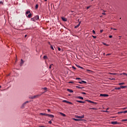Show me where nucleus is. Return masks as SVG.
<instances>
[{
    "label": "nucleus",
    "mask_w": 127,
    "mask_h": 127,
    "mask_svg": "<svg viewBox=\"0 0 127 127\" xmlns=\"http://www.w3.org/2000/svg\"><path fill=\"white\" fill-rule=\"evenodd\" d=\"M39 18V16L38 15H36V16H35L33 18H32L31 19L32 21H35V20H38Z\"/></svg>",
    "instance_id": "f257e3e1"
},
{
    "label": "nucleus",
    "mask_w": 127,
    "mask_h": 127,
    "mask_svg": "<svg viewBox=\"0 0 127 127\" xmlns=\"http://www.w3.org/2000/svg\"><path fill=\"white\" fill-rule=\"evenodd\" d=\"M111 124L112 125H121V122H118L117 121H112L111 122Z\"/></svg>",
    "instance_id": "f03ea898"
},
{
    "label": "nucleus",
    "mask_w": 127,
    "mask_h": 127,
    "mask_svg": "<svg viewBox=\"0 0 127 127\" xmlns=\"http://www.w3.org/2000/svg\"><path fill=\"white\" fill-rule=\"evenodd\" d=\"M29 103V101H27L25 102L24 103L22 104V106H21V109L24 108H25V105H26V104L27 103Z\"/></svg>",
    "instance_id": "7ed1b4c3"
},
{
    "label": "nucleus",
    "mask_w": 127,
    "mask_h": 127,
    "mask_svg": "<svg viewBox=\"0 0 127 127\" xmlns=\"http://www.w3.org/2000/svg\"><path fill=\"white\" fill-rule=\"evenodd\" d=\"M41 96V95H34L33 96H31V97H30L29 98L31 99H35L38 97H40Z\"/></svg>",
    "instance_id": "20e7f679"
},
{
    "label": "nucleus",
    "mask_w": 127,
    "mask_h": 127,
    "mask_svg": "<svg viewBox=\"0 0 127 127\" xmlns=\"http://www.w3.org/2000/svg\"><path fill=\"white\" fill-rule=\"evenodd\" d=\"M75 117L76 118H78V119H83L84 118V115L82 116H78V115H75Z\"/></svg>",
    "instance_id": "39448f33"
},
{
    "label": "nucleus",
    "mask_w": 127,
    "mask_h": 127,
    "mask_svg": "<svg viewBox=\"0 0 127 127\" xmlns=\"http://www.w3.org/2000/svg\"><path fill=\"white\" fill-rule=\"evenodd\" d=\"M85 101L89 102L90 103L94 104L95 105L97 104V103L96 102H93L92 101H91V100H86Z\"/></svg>",
    "instance_id": "423d86ee"
},
{
    "label": "nucleus",
    "mask_w": 127,
    "mask_h": 127,
    "mask_svg": "<svg viewBox=\"0 0 127 127\" xmlns=\"http://www.w3.org/2000/svg\"><path fill=\"white\" fill-rule=\"evenodd\" d=\"M100 96H101V97H108V96H109V95H108V94H100Z\"/></svg>",
    "instance_id": "0eeeda50"
},
{
    "label": "nucleus",
    "mask_w": 127,
    "mask_h": 127,
    "mask_svg": "<svg viewBox=\"0 0 127 127\" xmlns=\"http://www.w3.org/2000/svg\"><path fill=\"white\" fill-rule=\"evenodd\" d=\"M82 83H85V84H86V83H87V82L85 81H84V80H81V81H79V82H78V83L81 84H82Z\"/></svg>",
    "instance_id": "6e6552de"
},
{
    "label": "nucleus",
    "mask_w": 127,
    "mask_h": 127,
    "mask_svg": "<svg viewBox=\"0 0 127 127\" xmlns=\"http://www.w3.org/2000/svg\"><path fill=\"white\" fill-rule=\"evenodd\" d=\"M80 24H81V22H79V23L78 24V25H77L76 26H75L74 27L75 29L78 28L80 26Z\"/></svg>",
    "instance_id": "1a4fd4ad"
},
{
    "label": "nucleus",
    "mask_w": 127,
    "mask_h": 127,
    "mask_svg": "<svg viewBox=\"0 0 127 127\" xmlns=\"http://www.w3.org/2000/svg\"><path fill=\"white\" fill-rule=\"evenodd\" d=\"M47 116L49 117L50 118H54V116L51 114H47Z\"/></svg>",
    "instance_id": "9d476101"
},
{
    "label": "nucleus",
    "mask_w": 127,
    "mask_h": 127,
    "mask_svg": "<svg viewBox=\"0 0 127 127\" xmlns=\"http://www.w3.org/2000/svg\"><path fill=\"white\" fill-rule=\"evenodd\" d=\"M76 102L79 103H82V104L85 103V101H82L80 100H76Z\"/></svg>",
    "instance_id": "9b49d317"
},
{
    "label": "nucleus",
    "mask_w": 127,
    "mask_h": 127,
    "mask_svg": "<svg viewBox=\"0 0 127 127\" xmlns=\"http://www.w3.org/2000/svg\"><path fill=\"white\" fill-rule=\"evenodd\" d=\"M23 63H24V61H23L22 59H21V62H20V66H22Z\"/></svg>",
    "instance_id": "f8f14e48"
},
{
    "label": "nucleus",
    "mask_w": 127,
    "mask_h": 127,
    "mask_svg": "<svg viewBox=\"0 0 127 127\" xmlns=\"http://www.w3.org/2000/svg\"><path fill=\"white\" fill-rule=\"evenodd\" d=\"M73 120H74L75 121H81V119H75V118H73Z\"/></svg>",
    "instance_id": "ddd939ff"
},
{
    "label": "nucleus",
    "mask_w": 127,
    "mask_h": 127,
    "mask_svg": "<svg viewBox=\"0 0 127 127\" xmlns=\"http://www.w3.org/2000/svg\"><path fill=\"white\" fill-rule=\"evenodd\" d=\"M62 19L63 20V21H67V19L64 17H62Z\"/></svg>",
    "instance_id": "4468645a"
},
{
    "label": "nucleus",
    "mask_w": 127,
    "mask_h": 127,
    "mask_svg": "<svg viewBox=\"0 0 127 127\" xmlns=\"http://www.w3.org/2000/svg\"><path fill=\"white\" fill-rule=\"evenodd\" d=\"M40 115H42V116H47L48 114H45V113H40Z\"/></svg>",
    "instance_id": "2eb2a0df"
},
{
    "label": "nucleus",
    "mask_w": 127,
    "mask_h": 127,
    "mask_svg": "<svg viewBox=\"0 0 127 127\" xmlns=\"http://www.w3.org/2000/svg\"><path fill=\"white\" fill-rule=\"evenodd\" d=\"M67 91L69 92V93H73V90L69 89H67Z\"/></svg>",
    "instance_id": "dca6fc26"
},
{
    "label": "nucleus",
    "mask_w": 127,
    "mask_h": 127,
    "mask_svg": "<svg viewBox=\"0 0 127 127\" xmlns=\"http://www.w3.org/2000/svg\"><path fill=\"white\" fill-rule=\"evenodd\" d=\"M60 114L61 115H62L63 117H66V115H65V114H64V113H62V112H60Z\"/></svg>",
    "instance_id": "f3484780"
},
{
    "label": "nucleus",
    "mask_w": 127,
    "mask_h": 127,
    "mask_svg": "<svg viewBox=\"0 0 127 127\" xmlns=\"http://www.w3.org/2000/svg\"><path fill=\"white\" fill-rule=\"evenodd\" d=\"M77 98L79 99H81V100H83L84 99V98L81 96H78Z\"/></svg>",
    "instance_id": "a211bd4d"
},
{
    "label": "nucleus",
    "mask_w": 127,
    "mask_h": 127,
    "mask_svg": "<svg viewBox=\"0 0 127 127\" xmlns=\"http://www.w3.org/2000/svg\"><path fill=\"white\" fill-rule=\"evenodd\" d=\"M121 88L122 89H124V88H127V86H122V85H121Z\"/></svg>",
    "instance_id": "6ab92c4d"
},
{
    "label": "nucleus",
    "mask_w": 127,
    "mask_h": 127,
    "mask_svg": "<svg viewBox=\"0 0 127 127\" xmlns=\"http://www.w3.org/2000/svg\"><path fill=\"white\" fill-rule=\"evenodd\" d=\"M32 14L31 13H30L28 15V17L29 18H30L31 17V16H32Z\"/></svg>",
    "instance_id": "aec40b11"
},
{
    "label": "nucleus",
    "mask_w": 127,
    "mask_h": 127,
    "mask_svg": "<svg viewBox=\"0 0 127 127\" xmlns=\"http://www.w3.org/2000/svg\"><path fill=\"white\" fill-rule=\"evenodd\" d=\"M119 85H125V82H123V83H120L119 84Z\"/></svg>",
    "instance_id": "412c9836"
},
{
    "label": "nucleus",
    "mask_w": 127,
    "mask_h": 127,
    "mask_svg": "<svg viewBox=\"0 0 127 127\" xmlns=\"http://www.w3.org/2000/svg\"><path fill=\"white\" fill-rule=\"evenodd\" d=\"M76 87L77 88H79V89L84 88V87H80V86H76Z\"/></svg>",
    "instance_id": "4be33fe9"
},
{
    "label": "nucleus",
    "mask_w": 127,
    "mask_h": 127,
    "mask_svg": "<svg viewBox=\"0 0 127 127\" xmlns=\"http://www.w3.org/2000/svg\"><path fill=\"white\" fill-rule=\"evenodd\" d=\"M43 59H44V60L48 59L47 56H44V57H43Z\"/></svg>",
    "instance_id": "5701e85b"
},
{
    "label": "nucleus",
    "mask_w": 127,
    "mask_h": 127,
    "mask_svg": "<svg viewBox=\"0 0 127 127\" xmlns=\"http://www.w3.org/2000/svg\"><path fill=\"white\" fill-rule=\"evenodd\" d=\"M42 89L45 90L46 91H47L48 90V88L47 87L42 88Z\"/></svg>",
    "instance_id": "b1692460"
},
{
    "label": "nucleus",
    "mask_w": 127,
    "mask_h": 127,
    "mask_svg": "<svg viewBox=\"0 0 127 127\" xmlns=\"http://www.w3.org/2000/svg\"><path fill=\"white\" fill-rule=\"evenodd\" d=\"M52 66H53V64H50V66H49V68L51 69L52 67Z\"/></svg>",
    "instance_id": "393cba45"
},
{
    "label": "nucleus",
    "mask_w": 127,
    "mask_h": 127,
    "mask_svg": "<svg viewBox=\"0 0 127 127\" xmlns=\"http://www.w3.org/2000/svg\"><path fill=\"white\" fill-rule=\"evenodd\" d=\"M66 103L67 104H72V103L70 102H69V101H67L66 102Z\"/></svg>",
    "instance_id": "a878e982"
},
{
    "label": "nucleus",
    "mask_w": 127,
    "mask_h": 127,
    "mask_svg": "<svg viewBox=\"0 0 127 127\" xmlns=\"http://www.w3.org/2000/svg\"><path fill=\"white\" fill-rule=\"evenodd\" d=\"M28 13H30V11L28 10L26 12V14H28Z\"/></svg>",
    "instance_id": "bb28decb"
},
{
    "label": "nucleus",
    "mask_w": 127,
    "mask_h": 127,
    "mask_svg": "<svg viewBox=\"0 0 127 127\" xmlns=\"http://www.w3.org/2000/svg\"><path fill=\"white\" fill-rule=\"evenodd\" d=\"M51 49L52 50H54V48H53V46L52 45H51Z\"/></svg>",
    "instance_id": "cd10ccee"
},
{
    "label": "nucleus",
    "mask_w": 127,
    "mask_h": 127,
    "mask_svg": "<svg viewBox=\"0 0 127 127\" xmlns=\"http://www.w3.org/2000/svg\"><path fill=\"white\" fill-rule=\"evenodd\" d=\"M124 113V111H123V112H118V114H123Z\"/></svg>",
    "instance_id": "c85d7f7f"
},
{
    "label": "nucleus",
    "mask_w": 127,
    "mask_h": 127,
    "mask_svg": "<svg viewBox=\"0 0 127 127\" xmlns=\"http://www.w3.org/2000/svg\"><path fill=\"white\" fill-rule=\"evenodd\" d=\"M122 122H127V119H124L122 120Z\"/></svg>",
    "instance_id": "c756f323"
},
{
    "label": "nucleus",
    "mask_w": 127,
    "mask_h": 127,
    "mask_svg": "<svg viewBox=\"0 0 127 127\" xmlns=\"http://www.w3.org/2000/svg\"><path fill=\"white\" fill-rule=\"evenodd\" d=\"M35 8L36 9H37V8H38V4H36V6H35Z\"/></svg>",
    "instance_id": "7c9ffc66"
},
{
    "label": "nucleus",
    "mask_w": 127,
    "mask_h": 127,
    "mask_svg": "<svg viewBox=\"0 0 127 127\" xmlns=\"http://www.w3.org/2000/svg\"><path fill=\"white\" fill-rule=\"evenodd\" d=\"M103 44H104L105 46H109V44H106V43H103Z\"/></svg>",
    "instance_id": "2f4dec72"
},
{
    "label": "nucleus",
    "mask_w": 127,
    "mask_h": 127,
    "mask_svg": "<svg viewBox=\"0 0 127 127\" xmlns=\"http://www.w3.org/2000/svg\"><path fill=\"white\" fill-rule=\"evenodd\" d=\"M90 110H97L96 108H90Z\"/></svg>",
    "instance_id": "473e14b6"
},
{
    "label": "nucleus",
    "mask_w": 127,
    "mask_h": 127,
    "mask_svg": "<svg viewBox=\"0 0 127 127\" xmlns=\"http://www.w3.org/2000/svg\"><path fill=\"white\" fill-rule=\"evenodd\" d=\"M127 75V73H121V75Z\"/></svg>",
    "instance_id": "72a5a7b5"
},
{
    "label": "nucleus",
    "mask_w": 127,
    "mask_h": 127,
    "mask_svg": "<svg viewBox=\"0 0 127 127\" xmlns=\"http://www.w3.org/2000/svg\"><path fill=\"white\" fill-rule=\"evenodd\" d=\"M58 50H59V51H61V48H60V47H58Z\"/></svg>",
    "instance_id": "f704fd0d"
},
{
    "label": "nucleus",
    "mask_w": 127,
    "mask_h": 127,
    "mask_svg": "<svg viewBox=\"0 0 127 127\" xmlns=\"http://www.w3.org/2000/svg\"><path fill=\"white\" fill-rule=\"evenodd\" d=\"M124 114H127V110L124 111Z\"/></svg>",
    "instance_id": "c9c22d12"
},
{
    "label": "nucleus",
    "mask_w": 127,
    "mask_h": 127,
    "mask_svg": "<svg viewBox=\"0 0 127 127\" xmlns=\"http://www.w3.org/2000/svg\"><path fill=\"white\" fill-rule=\"evenodd\" d=\"M67 101H66V100H63V102H64V103H67Z\"/></svg>",
    "instance_id": "e433bc0d"
},
{
    "label": "nucleus",
    "mask_w": 127,
    "mask_h": 127,
    "mask_svg": "<svg viewBox=\"0 0 127 127\" xmlns=\"http://www.w3.org/2000/svg\"><path fill=\"white\" fill-rule=\"evenodd\" d=\"M76 80H81V78L77 77V78H76Z\"/></svg>",
    "instance_id": "4c0bfd02"
},
{
    "label": "nucleus",
    "mask_w": 127,
    "mask_h": 127,
    "mask_svg": "<svg viewBox=\"0 0 127 127\" xmlns=\"http://www.w3.org/2000/svg\"><path fill=\"white\" fill-rule=\"evenodd\" d=\"M121 89V87H118L117 88H116V89H117V90H120Z\"/></svg>",
    "instance_id": "58836bf2"
},
{
    "label": "nucleus",
    "mask_w": 127,
    "mask_h": 127,
    "mask_svg": "<svg viewBox=\"0 0 127 127\" xmlns=\"http://www.w3.org/2000/svg\"><path fill=\"white\" fill-rule=\"evenodd\" d=\"M69 83L73 84L74 82H72V81H69Z\"/></svg>",
    "instance_id": "ea45409f"
},
{
    "label": "nucleus",
    "mask_w": 127,
    "mask_h": 127,
    "mask_svg": "<svg viewBox=\"0 0 127 127\" xmlns=\"http://www.w3.org/2000/svg\"><path fill=\"white\" fill-rule=\"evenodd\" d=\"M92 32L94 34H95V30H93L92 31Z\"/></svg>",
    "instance_id": "a19ab883"
},
{
    "label": "nucleus",
    "mask_w": 127,
    "mask_h": 127,
    "mask_svg": "<svg viewBox=\"0 0 127 127\" xmlns=\"http://www.w3.org/2000/svg\"><path fill=\"white\" fill-rule=\"evenodd\" d=\"M77 67H78V68H82V67L81 66H79V65H78Z\"/></svg>",
    "instance_id": "79ce46f5"
},
{
    "label": "nucleus",
    "mask_w": 127,
    "mask_h": 127,
    "mask_svg": "<svg viewBox=\"0 0 127 127\" xmlns=\"http://www.w3.org/2000/svg\"><path fill=\"white\" fill-rule=\"evenodd\" d=\"M90 6H87V9H89V8H90Z\"/></svg>",
    "instance_id": "37998d69"
},
{
    "label": "nucleus",
    "mask_w": 127,
    "mask_h": 127,
    "mask_svg": "<svg viewBox=\"0 0 127 127\" xmlns=\"http://www.w3.org/2000/svg\"><path fill=\"white\" fill-rule=\"evenodd\" d=\"M110 55H111V54H108L106 55L107 56H110Z\"/></svg>",
    "instance_id": "c03bdc74"
},
{
    "label": "nucleus",
    "mask_w": 127,
    "mask_h": 127,
    "mask_svg": "<svg viewBox=\"0 0 127 127\" xmlns=\"http://www.w3.org/2000/svg\"><path fill=\"white\" fill-rule=\"evenodd\" d=\"M109 38H113L112 35H110V36H109Z\"/></svg>",
    "instance_id": "a18cd8bd"
},
{
    "label": "nucleus",
    "mask_w": 127,
    "mask_h": 127,
    "mask_svg": "<svg viewBox=\"0 0 127 127\" xmlns=\"http://www.w3.org/2000/svg\"><path fill=\"white\" fill-rule=\"evenodd\" d=\"M82 94L86 95V93L85 92H82Z\"/></svg>",
    "instance_id": "49530a36"
},
{
    "label": "nucleus",
    "mask_w": 127,
    "mask_h": 127,
    "mask_svg": "<svg viewBox=\"0 0 127 127\" xmlns=\"http://www.w3.org/2000/svg\"><path fill=\"white\" fill-rule=\"evenodd\" d=\"M49 123L50 124H52V121H50L49 122Z\"/></svg>",
    "instance_id": "de8ad7c7"
},
{
    "label": "nucleus",
    "mask_w": 127,
    "mask_h": 127,
    "mask_svg": "<svg viewBox=\"0 0 127 127\" xmlns=\"http://www.w3.org/2000/svg\"><path fill=\"white\" fill-rule=\"evenodd\" d=\"M72 68L74 69H76V67H75L74 66H72Z\"/></svg>",
    "instance_id": "09e8293b"
},
{
    "label": "nucleus",
    "mask_w": 127,
    "mask_h": 127,
    "mask_svg": "<svg viewBox=\"0 0 127 127\" xmlns=\"http://www.w3.org/2000/svg\"><path fill=\"white\" fill-rule=\"evenodd\" d=\"M127 109V107H125V108H123V110H126Z\"/></svg>",
    "instance_id": "8fccbe9b"
},
{
    "label": "nucleus",
    "mask_w": 127,
    "mask_h": 127,
    "mask_svg": "<svg viewBox=\"0 0 127 127\" xmlns=\"http://www.w3.org/2000/svg\"><path fill=\"white\" fill-rule=\"evenodd\" d=\"M92 37H93L94 39H96V36H93V35H92Z\"/></svg>",
    "instance_id": "3c124183"
},
{
    "label": "nucleus",
    "mask_w": 127,
    "mask_h": 127,
    "mask_svg": "<svg viewBox=\"0 0 127 127\" xmlns=\"http://www.w3.org/2000/svg\"><path fill=\"white\" fill-rule=\"evenodd\" d=\"M103 32V30H100L101 33H102Z\"/></svg>",
    "instance_id": "603ef678"
},
{
    "label": "nucleus",
    "mask_w": 127,
    "mask_h": 127,
    "mask_svg": "<svg viewBox=\"0 0 127 127\" xmlns=\"http://www.w3.org/2000/svg\"><path fill=\"white\" fill-rule=\"evenodd\" d=\"M110 80H115V78H110Z\"/></svg>",
    "instance_id": "864d4df0"
},
{
    "label": "nucleus",
    "mask_w": 127,
    "mask_h": 127,
    "mask_svg": "<svg viewBox=\"0 0 127 127\" xmlns=\"http://www.w3.org/2000/svg\"><path fill=\"white\" fill-rule=\"evenodd\" d=\"M102 14H103V15H105L106 13L105 12H103Z\"/></svg>",
    "instance_id": "5fc2aeb1"
},
{
    "label": "nucleus",
    "mask_w": 127,
    "mask_h": 127,
    "mask_svg": "<svg viewBox=\"0 0 127 127\" xmlns=\"http://www.w3.org/2000/svg\"><path fill=\"white\" fill-rule=\"evenodd\" d=\"M111 29H113V28H111ZM113 30H117V29L114 28Z\"/></svg>",
    "instance_id": "6e6d98bb"
},
{
    "label": "nucleus",
    "mask_w": 127,
    "mask_h": 127,
    "mask_svg": "<svg viewBox=\"0 0 127 127\" xmlns=\"http://www.w3.org/2000/svg\"><path fill=\"white\" fill-rule=\"evenodd\" d=\"M113 75H117L116 73H113Z\"/></svg>",
    "instance_id": "4d7b16f0"
},
{
    "label": "nucleus",
    "mask_w": 127,
    "mask_h": 127,
    "mask_svg": "<svg viewBox=\"0 0 127 127\" xmlns=\"http://www.w3.org/2000/svg\"><path fill=\"white\" fill-rule=\"evenodd\" d=\"M109 74L113 75V73L109 72Z\"/></svg>",
    "instance_id": "13d9d810"
},
{
    "label": "nucleus",
    "mask_w": 127,
    "mask_h": 127,
    "mask_svg": "<svg viewBox=\"0 0 127 127\" xmlns=\"http://www.w3.org/2000/svg\"><path fill=\"white\" fill-rule=\"evenodd\" d=\"M104 112L107 113V112H108V111H104Z\"/></svg>",
    "instance_id": "bf43d9fd"
},
{
    "label": "nucleus",
    "mask_w": 127,
    "mask_h": 127,
    "mask_svg": "<svg viewBox=\"0 0 127 127\" xmlns=\"http://www.w3.org/2000/svg\"><path fill=\"white\" fill-rule=\"evenodd\" d=\"M39 127H45V126H39Z\"/></svg>",
    "instance_id": "052dcab7"
},
{
    "label": "nucleus",
    "mask_w": 127,
    "mask_h": 127,
    "mask_svg": "<svg viewBox=\"0 0 127 127\" xmlns=\"http://www.w3.org/2000/svg\"><path fill=\"white\" fill-rule=\"evenodd\" d=\"M46 92H47L46 91H45L44 92H43L42 93V94H44V93H46Z\"/></svg>",
    "instance_id": "680f3d73"
},
{
    "label": "nucleus",
    "mask_w": 127,
    "mask_h": 127,
    "mask_svg": "<svg viewBox=\"0 0 127 127\" xmlns=\"http://www.w3.org/2000/svg\"><path fill=\"white\" fill-rule=\"evenodd\" d=\"M27 36V35H25L24 36V37H25V38H26Z\"/></svg>",
    "instance_id": "e2e57ef3"
},
{
    "label": "nucleus",
    "mask_w": 127,
    "mask_h": 127,
    "mask_svg": "<svg viewBox=\"0 0 127 127\" xmlns=\"http://www.w3.org/2000/svg\"><path fill=\"white\" fill-rule=\"evenodd\" d=\"M48 112H50V109H48Z\"/></svg>",
    "instance_id": "0e129e2a"
},
{
    "label": "nucleus",
    "mask_w": 127,
    "mask_h": 127,
    "mask_svg": "<svg viewBox=\"0 0 127 127\" xmlns=\"http://www.w3.org/2000/svg\"><path fill=\"white\" fill-rule=\"evenodd\" d=\"M2 3V1H0V4Z\"/></svg>",
    "instance_id": "69168bd1"
},
{
    "label": "nucleus",
    "mask_w": 127,
    "mask_h": 127,
    "mask_svg": "<svg viewBox=\"0 0 127 127\" xmlns=\"http://www.w3.org/2000/svg\"><path fill=\"white\" fill-rule=\"evenodd\" d=\"M49 44L51 45V44H50V42H49Z\"/></svg>",
    "instance_id": "338daca9"
},
{
    "label": "nucleus",
    "mask_w": 127,
    "mask_h": 127,
    "mask_svg": "<svg viewBox=\"0 0 127 127\" xmlns=\"http://www.w3.org/2000/svg\"><path fill=\"white\" fill-rule=\"evenodd\" d=\"M87 71H90V70H88H88H87Z\"/></svg>",
    "instance_id": "774afa93"
}]
</instances>
